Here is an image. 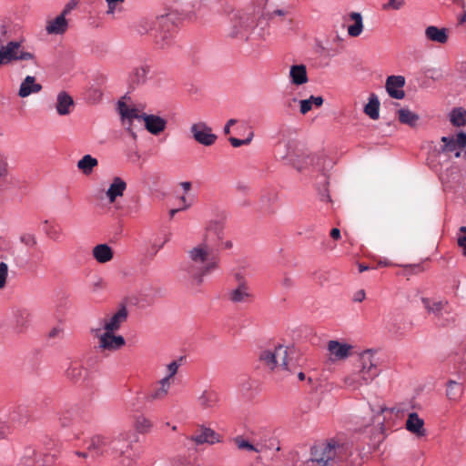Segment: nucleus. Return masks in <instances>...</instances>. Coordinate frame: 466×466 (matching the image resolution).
I'll return each instance as SVG.
<instances>
[{
  "mask_svg": "<svg viewBox=\"0 0 466 466\" xmlns=\"http://www.w3.org/2000/svg\"><path fill=\"white\" fill-rule=\"evenodd\" d=\"M150 68L147 65H143L139 67H137L133 73V82H136L137 85L144 84L147 79V76L149 74Z\"/></svg>",
  "mask_w": 466,
  "mask_h": 466,
  "instance_id": "79ce46f5",
  "label": "nucleus"
},
{
  "mask_svg": "<svg viewBox=\"0 0 466 466\" xmlns=\"http://www.w3.org/2000/svg\"><path fill=\"white\" fill-rule=\"evenodd\" d=\"M219 393L212 388L203 390L196 398L197 407L206 413H213L219 407Z\"/></svg>",
  "mask_w": 466,
  "mask_h": 466,
  "instance_id": "f8f14e48",
  "label": "nucleus"
},
{
  "mask_svg": "<svg viewBox=\"0 0 466 466\" xmlns=\"http://www.w3.org/2000/svg\"><path fill=\"white\" fill-rule=\"evenodd\" d=\"M67 25L68 24L66 19V16L60 14L56 18L49 20L47 22L46 30L48 34L60 35L66 31Z\"/></svg>",
  "mask_w": 466,
  "mask_h": 466,
  "instance_id": "7c9ffc66",
  "label": "nucleus"
},
{
  "mask_svg": "<svg viewBox=\"0 0 466 466\" xmlns=\"http://www.w3.org/2000/svg\"><path fill=\"white\" fill-rule=\"evenodd\" d=\"M180 363L177 360H173L167 365V374L162 380H167V382L174 384L175 376L177 373Z\"/></svg>",
  "mask_w": 466,
  "mask_h": 466,
  "instance_id": "c03bdc74",
  "label": "nucleus"
},
{
  "mask_svg": "<svg viewBox=\"0 0 466 466\" xmlns=\"http://www.w3.org/2000/svg\"><path fill=\"white\" fill-rule=\"evenodd\" d=\"M8 164L6 157L0 155V177H5L8 174Z\"/></svg>",
  "mask_w": 466,
  "mask_h": 466,
  "instance_id": "6e6d98bb",
  "label": "nucleus"
},
{
  "mask_svg": "<svg viewBox=\"0 0 466 466\" xmlns=\"http://www.w3.org/2000/svg\"><path fill=\"white\" fill-rule=\"evenodd\" d=\"M173 384L167 380H158L145 394V400L148 403H156L165 400L169 395Z\"/></svg>",
  "mask_w": 466,
  "mask_h": 466,
  "instance_id": "2eb2a0df",
  "label": "nucleus"
},
{
  "mask_svg": "<svg viewBox=\"0 0 466 466\" xmlns=\"http://www.w3.org/2000/svg\"><path fill=\"white\" fill-rule=\"evenodd\" d=\"M56 453H38L32 448L25 451L22 463L25 466H49L55 462Z\"/></svg>",
  "mask_w": 466,
  "mask_h": 466,
  "instance_id": "ddd939ff",
  "label": "nucleus"
},
{
  "mask_svg": "<svg viewBox=\"0 0 466 466\" xmlns=\"http://www.w3.org/2000/svg\"><path fill=\"white\" fill-rule=\"evenodd\" d=\"M15 60H31L34 65H37L35 55L21 48L17 41H10L5 46L0 47V67Z\"/></svg>",
  "mask_w": 466,
  "mask_h": 466,
  "instance_id": "0eeeda50",
  "label": "nucleus"
},
{
  "mask_svg": "<svg viewBox=\"0 0 466 466\" xmlns=\"http://www.w3.org/2000/svg\"><path fill=\"white\" fill-rule=\"evenodd\" d=\"M10 427L9 425L0 420V440L7 437L10 434Z\"/></svg>",
  "mask_w": 466,
  "mask_h": 466,
  "instance_id": "4d7b16f0",
  "label": "nucleus"
},
{
  "mask_svg": "<svg viewBox=\"0 0 466 466\" xmlns=\"http://www.w3.org/2000/svg\"><path fill=\"white\" fill-rule=\"evenodd\" d=\"M141 117L145 122V127L152 135L160 134L167 127V121L158 116L142 113Z\"/></svg>",
  "mask_w": 466,
  "mask_h": 466,
  "instance_id": "4be33fe9",
  "label": "nucleus"
},
{
  "mask_svg": "<svg viewBox=\"0 0 466 466\" xmlns=\"http://www.w3.org/2000/svg\"><path fill=\"white\" fill-rule=\"evenodd\" d=\"M289 76L290 83L295 86H301L309 81L307 67L303 64L291 66Z\"/></svg>",
  "mask_w": 466,
  "mask_h": 466,
  "instance_id": "cd10ccee",
  "label": "nucleus"
},
{
  "mask_svg": "<svg viewBox=\"0 0 466 466\" xmlns=\"http://www.w3.org/2000/svg\"><path fill=\"white\" fill-rule=\"evenodd\" d=\"M98 166V160L91 155H85L77 161V168L86 176L92 174L95 167Z\"/></svg>",
  "mask_w": 466,
  "mask_h": 466,
  "instance_id": "72a5a7b5",
  "label": "nucleus"
},
{
  "mask_svg": "<svg viewBox=\"0 0 466 466\" xmlns=\"http://www.w3.org/2000/svg\"><path fill=\"white\" fill-rule=\"evenodd\" d=\"M135 428L141 433H146L152 428V422L145 416H138L135 421Z\"/></svg>",
  "mask_w": 466,
  "mask_h": 466,
  "instance_id": "a18cd8bd",
  "label": "nucleus"
},
{
  "mask_svg": "<svg viewBox=\"0 0 466 466\" xmlns=\"http://www.w3.org/2000/svg\"><path fill=\"white\" fill-rule=\"evenodd\" d=\"M31 314L28 309L18 308L14 310V318L18 327H25L29 321Z\"/></svg>",
  "mask_w": 466,
  "mask_h": 466,
  "instance_id": "a19ab883",
  "label": "nucleus"
},
{
  "mask_svg": "<svg viewBox=\"0 0 466 466\" xmlns=\"http://www.w3.org/2000/svg\"><path fill=\"white\" fill-rule=\"evenodd\" d=\"M128 310L125 305L119 306L116 309L105 315L98 319L97 326L94 329L106 331L117 332L121 327L127 322Z\"/></svg>",
  "mask_w": 466,
  "mask_h": 466,
  "instance_id": "6e6552de",
  "label": "nucleus"
},
{
  "mask_svg": "<svg viewBox=\"0 0 466 466\" xmlns=\"http://www.w3.org/2000/svg\"><path fill=\"white\" fill-rule=\"evenodd\" d=\"M49 236L52 239L54 240H57L60 237V230L55 228H50V232H49Z\"/></svg>",
  "mask_w": 466,
  "mask_h": 466,
  "instance_id": "0e129e2a",
  "label": "nucleus"
},
{
  "mask_svg": "<svg viewBox=\"0 0 466 466\" xmlns=\"http://www.w3.org/2000/svg\"><path fill=\"white\" fill-rule=\"evenodd\" d=\"M346 449L333 442L321 443L313 447L309 462L316 466H328L329 462L346 459Z\"/></svg>",
  "mask_w": 466,
  "mask_h": 466,
  "instance_id": "20e7f679",
  "label": "nucleus"
},
{
  "mask_svg": "<svg viewBox=\"0 0 466 466\" xmlns=\"http://www.w3.org/2000/svg\"><path fill=\"white\" fill-rule=\"evenodd\" d=\"M324 99L322 96H310L308 99L299 100V112L302 115L309 113L313 106L320 107L323 105Z\"/></svg>",
  "mask_w": 466,
  "mask_h": 466,
  "instance_id": "c9c22d12",
  "label": "nucleus"
},
{
  "mask_svg": "<svg viewBox=\"0 0 466 466\" xmlns=\"http://www.w3.org/2000/svg\"><path fill=\"white\" fill-rule=\"evenodd\" d=\"M92 256L97 263L106 264L113 259L114 251L112 248L106 243L97 244L92 249Z\"/></svg>",
  "mask_w": 466,
  "mask_h": 466,
  "instance_id": "a878e982",
  "label": "nucleus"
},
{
  "mask_svg": "<svg viewBox=\"0 0 466 466\" xmlns=\"http://www.w3.org/2000/svg\"><path fill=\"white\" fill-rule=\"evenodd\" d=\"M157 18L155 20L149 18H143L139 21L137 25V32L142 35L147 34L151 30L157 31Z\"/></svg>",
  "mask_w": 466,
  "mask_h": 466,
  "instance_id": "37998d69",
  "label": "nucleus"
},
{
  "mask_svg": "<svg viewBox=\"0 0 466 466\" xmlns=\"http://www.w3.org/2000/svg\"><path fill=\"white\" fill-rule=\"evenodd\" d=\"M9 268L5 262H0V289L6 286Z\"/></svg>",
  "mask_w": 466,
  "mask_h": 466,
  "instance_id": "8fccbe9b",
  "label": "nucleus"
},
{
  "mask_svg": "<svg viewBox=\"0 0 466 466\" xmlns=\"http://www.w3.org/2000/svg\"><path fill=\"white\" fill-rule=\"evenodd\" d=\"M366 293L363 289H360L357 292L354 293L353 300L355 302H361L365 299Z\"/></svg>",
  "mask_w": 466,
  "mask_h": 466,
  "instance_id": "680f3d73",
  "label": "nucleus"
},
{
  "mask_svg": "<svg viewBox=\"0 0 466 466\" xmlns=\"http://www.w3.org/2000/svg\"><path fill=\"white\" fill-rule=\"evenodd\" d=\"M42 90V86L35 83V78L31 76H27L20 85L18 96L20 97H26L31 94L38 93Z\"/></svg>",
  "mask_w": 466,
  "mask_h": 466,
  "instance_id": "c756f323",
  "label": "nucleus"
},
{
  "mask_svg": "<svg viewBox=\"0 0 466 466\" xmlns=\"http://www.w3.org/2000/svg\"><path fill=\"white\" fill-rule=\"evenodd\" d=\"M107 5L106 14L114 15L123 10L125 0H105Z\"/></svg>",
  "mask_w": 466,
  "mask_h": 466,
  "instance_id": "de8ad7c7",
  "label": "nucleus"
},
{
  "mask_svg": "<svg viewBox=\"0 0 466 466\" xmlns=\"http://www.w3.org/2000/svg\"><path fill=\"white\" fill-rule=\"evenodd\" d=\"M425 38L428 41L440 45H444L449 40V29L445 27H438L436 25H429L424 31Z\"/></svg>",
  "mask_w": 466,
  "mask_h": 466,
  "instance_id": "5701e85b",
  "label": "nucleus"
},
{
  "mask_svg": "<svg viewBox=\"0 0 466 466\" xmlns=\"http://www.w3.org/2000/svg\"><path fill=\"white\" fill-rule=\"evenodd\" d=\"M349 20L353 24L348 26V35L351 37H358L364 29L363 18L360 13L351 12L349 15Z\"/></svg>",
  "mask_w": 466,
  "mask_h": 466,
  "instance_id": "473e14b6",
  "label": "nucleus"
},
{
  "mask_svg": "<svg viewBox=\"0 0 466 466\" xmlns=\"http://www.w3.org/2000/svg\"><path fill=\"white\" fill-rule=\"evenodd\" d=\"M191 441H193L197 445L208 443L214 444L219 442V435L215 432L210 428L201 427L198 429L195 434L191 436Z\"/></svg>",
  "mask_w": 466,
  "mask_h": 466,
  "instance_id": "412c9836",
  "label": "nucleus"
},
{
  "mask_svg": "<svg viewBox=\"0 0 466 466\" xmlns=\"http://www.w3.org/2000/svg\"><path fill=\"white\" fill-rule=\"evenodd\" d=\"M405 77L402 76H390L386 80V90L389 96L395 99H402L405 96L403 86Z\"/></svg>",
  "mask_w": 466,
  "mask_h": 466,
  "instance_id": "a211bd4d",
  "label": "nucleus"
},
{
  "mask_svg": "<svg viewBox=\"0 0 466 466\" xmlns=\"http://www.w3.org/2000/svg\"><path fill=\"white\" fill-rule=\"evenodd\" d=\"M441 151L454 152L455 157H461V149L466 147V133L460 132L455 137H442Z\"/></svg>",
  "mask_w": 466,
  "mask_h": 466,
  "instance_id": "dca6fc26",
  "label": "nucleus"
},
{
  "mask_svg": "<svg viewBox=\"0 0 466 466\" xmlns=\"http://www.w3.org/2000/svg\"><path fill=\"white\" fill-rule=\"evenodd\" d=\"M86 417L85 414L80 413L78 408H72L64 411L60 415L59 420L62 427H70L78 424L80 420H86Z\"/></svg>",
  "mask_w": 466,
  "mask_h": 466,
  "instance_id": "bb28decb",
  "label": "nucleus"
},
{
  "mask_svg": "<svg viewBox=\"0 0 466 466\" xmlns=\"http://www.w3.org/2000/svg\"><path fill=\"white\" fill-rule=\"evenodd\" d=\"M86 373L84 366L78 362H72L66 370V376L74 382L79 381Z\"/></svg>",
  "mask_w": 466,
  "mask_h": 466,
  "instance_id": "4c0bfd02",
  "label": "nucleus"
},
{
  "mask_svg": "<svg viewBox=\"0 0 466 466\" xmlns=\"http://www.w3.org/2000/svg\"><path fill=\"white\" fill-rule=\"evenodd\" d=\"M108 445L115 454L123 457L121 463L123 465H129L135 459V454L132 451L131 442L127 440V434H119L114 440L109 441Z\"/></svg>",
  "mask_w": 466,
  "mask_h": 466,
  "instance_id": "9b49d317",
  "label": "nucleus"
},
{
  "mask_svg": "<svg viewBox=\"0 0 466 466\" xmlns=\"http://www.w3.org/2000/svg\"><path fill=\"white\" fill-rule=\"evenodd\" d=\"M330 237L334 239L340 238V230L339 228H332L330 231Z\"/></svg>",
  "mask_w": 466,
  "mask_h": 466,
  "instance_id": "69168bd1",
  "label": "nucleus"
},
{
  "mask_svg": "<svg viewBox=\"0 0 466 466\" xmlns=\"http://www.w3.org/2000/svg\"><path fill=\"white\" fill-rule=\"evenodd\" d=\"M55 107L59 116H67L74 107V100L69 94L61 91L57 94Z\"/></svg>",
  "mask_w": 466,
  "mask_h": 466,
  "instance_id": "393cba45",
  "label": "nucleus"
},
{
  "mask_svg": "<svg viewBox=\"0 0 466 466\" xmlns=\"http://www.w3.org/2000/svg\"><path fill=\"white\" fill-rule=\"evenodd\" d=\"M64 335V329L61 326L53 327L47 334L48 339H62Z\"/></svg>",
  "mask_w": 466,
  "mask_h": 466,
  "instance_id": "864d4df0",
  "label": "nucleus"
},
{
  "mask_svg": "<svg viewBox=\"0 0 466 466\" xmlns=\"http://www.w3.org/2000/svg\"><path fill=\"white\" fill-rule=\"evenodd\" d=\"M421 302L427 312L433 315L439 321H442V325L451 320V318H445V316L451 313V306L447 300L423 298Z\"/></svg>",
  "mask_w": 466,
  "mask_h": 466,
  "instance_id": "1a4fd4ad",
  "label": "nucleus"
},
{
  "mask_svg": "<svg viewBox=\"0 0 466 466\" xmlns=\"http://www.w3.org/2000/svg\"><path fill=\"white\" fill-rule=\"evenodd\" d=\"M75 7V4H68L66 5V7L64 8L63 12L61 13L62 15H64L65 16L69 14L72 9Z\"/></svg>",
  "mask_w": 466,
  "mask_h": 466,
  "instance_id": "338daca9",
  "label": "nucleus"
},
{
  "mask_svg": "<svg viewBox=\"0 0 466 466\" xmlns=\"http://www.w3.org/2000/svg\"><path fill=\"white\" fill-rule=\"evenodd\" d=\"M235 444L239 450H247L249 451L259 452V450L250 443L248 441L243 439L242 437H237L235 439Z\"/></svg>",
  "mask_w": 466,
  "mask_h": 466,
  "instance_id": "09e8293b",
  "label": "nucleus"
},
{
  "mask_svg": "<svg viewBox=\"0 0 466 466\" xmlns=\"http://www.w3.org/2000/svg\"><path fill=\"white\" fill-rule=\"evenodd\" d=\"M405 429L417 438L425 437L427 434L424 420L417 412L408 413Z\"/></svg>",
  "mask_w": 466,
  "mask_h": 466,
  "instance_id": "f3484780",
  "label": "nucleus"
},
{
  "mask_svg": "<svg viewBox=\"0 0 466 466\" xmlns=\"http://www.w3.org/2000/svg\"><path fill=\"white\" fill-rule=\"evenodd\" d=\"M380 411L382 413L386 412V411H389V412H391V413H395L397 416H403L404 413L407 411V409H406V406L404 404H397L394 407L390 408V409L386 408V407H381L380 408Z\"/></svg>",
  "mask_w": 466,
  "mask_h": 466,
  "instance_id": "3c124183",
  "label": "nucleus"
},
{
  "mask_svg": "<svg viewBox=\"0 0 466 466\" xmlns=\"http://www.w3.org/2000/svg\"><path fill=\"white\" fill-rule=\"evenodd\" d=\"M117 111L120 115L123 127L131 135L133 139H136L137 134L133 129V124L135 120L142 119V114L137 107L124 101H118Z\"/></svg>",
  "mask_w": 466,
  "mask_h": 466,
  "instance_id": "9d476101",
  "label": "nucleus"
},
{
  "mask_svg": "<svg viewBox=\"0 0 466 466\" xmlns=\"http://www.w3.org/2000/svg\"><path fill=\"white\" fill-rule=\"evenodd\" d=\"M190 132L198 144L205 147H210L217 141V135L212 132V128L205 122H198L190 127Z\"/></svg>",
  "mask_w": 466,
  "mask_h": 466,
  "instance_id": "4468645a",
  "label": "nucleus"
},
{
  "mask_svg": "<svg viewBox=\"0 0 466 466\" xmlns=\"http://www.w3.org/2000/svg\"><path fill=\"white\" fill-rule=\"evenodd\" d=\"M451 123L457 127L466 126V109L463 107H455L449 114Z\"/></svg>",
  "mask_w": 466,
  "mask_h": 466,
  "instance_id": "58836bf2",
  "label": "nucleus"
},
{
  "mask_svg": "<svg viewBox=\"0 0 466 466\" xmlns=\"http://www.w3.org/2000/svg\"><path fill=\"white\" fill-rule=\"evenodd\" d=\"M180 187L183 188L185 192H187L191 188V182L189 181H183L180 183Z\"/></svg>",
  "mask_w": 466,
  "mask_h": 466,
  "instance_id": "774afa93",
  "label": "nucleus"
},
{
  "mask_svg": "<svg viewBox=\"0 0 466 466\" xmlns=\"http://www.w3.org/2000/svg\"><path fill=\"white\" fill-rule=\"evenodd\" d=\"M380 101L375 94H371L369 102L364 106V113L373 120L380 117Z\"/></svg>",
  "mask_w": 466,
  "mask_h": 466,
  "instance_id": "f704fd0d",
  "label": "nucleus"
},
{
  "mask_svg": "<svg viewBox=\"0 0 466 466\" xmlns=\"http://www.w3.org/2000/svg\"><path fill=\"white\" fill-rule=\"evenodd\" d=\"M297 350L293 346L276 344L259 354V361L262 366L272 372L288 373L297 365Z\"/></svg>",
  "mask_w": 466,
  "mask_h": 466,
  "instance_id": "7ed1b4c3",
  "label": "nucleus"
},
{
  "mask_svg": "<svg viewBox=\"0 0 466 466\" xmlns=\"http://www.w3.org/2000/svg\"><path fill=\"white\" fill-rule=\"evenodd\" d=\"M7 37V30L5 25L0 24V47L5 46V43H8L9 41Z\"/></svg>",
  "mask_w": 466,
  "mask_h": 466,
  "instance_id": "13d9d810",
  "label": "nucleus"
},
{
  "mask_svg": "<svg viewBox=\"0 0 466 466\" xmlns=\"http://www.w3.org/2000/svg\"><path fill=\"white\" fill-rule=\"evenodd\" d=\"M405 0H389L388 3L383 5V8L400 10L405 5Z\"/></svg>",
  "mask_w": 466,
  "mask_h": 466,
  "instance_id": "603ef678",
  "label": "nucleus"
},
{
  "mask_svg": "<svg viewBox=\"0 0 466 466\" xmlns=\"http://www.w3.org/2000/svg\"><path fill=\"white\" fill-rule=\"evenodd\" d=\"M461 232L462 235L458 238V244L463 248L464 255L466 256V226L461 228Z\"/></svg>",
  "mask_w": 466,
  "mask_h": 466,
  "instance_id": "bf43d9fd",
  "label": "nucleus"
},
{
  "mask_svg": "<svg viewBox=\"0 0 466 466\" xmlns=\"http://www.w3.org/2000/svg\"><path fill=\"white\" fill-rule=\"evenodd\" d=\"M127 182L120 177H114L106 191V197L109 204H114L117 198L123 197L127 189Z\"/></svg>",
  "mask_w": 466,
  "mask_h": 466,
  "instance_id": "aec40b11",
  "label": "nucleus"
},
{
  "mask_svg": "<svg viewBox=\"0 0 466 466\" xmlns=\"http://www.w3.org/2000/svg\"><path fill=\"white\" fill-rule=\"evenodd\" d=\"M397 114L398 119L401 124L408 125L411 127H415L420 119L419 115L409 108H400L398 110Z\"/></svg>",
  "mask_w": 466,
  "mask_h": 466,
  "instance_id": "e433bc0d",
  "label": "nucleus"
},
{
  "mask_svg": "<svg viewBox=\"0 0 466 466\" xmlns=\"http://www.w3.org/2000/svg\"><path fill=\"white\" fill-rule=\"evenodd\" d=\"M252 299L250 289L246 283H239L229 292V299L235 303L248 302Z\"/></svg>",
  "mask_w": 466,
  "mask_h": 466,
  "instance_id": "c85d7f7f",
  "label": "nucleus"
},
{
  "mask_svg": "<svg viewBox=\"0 0 466 466\" xmlns=\"http://www.w3.org/2000/svg\"><path fill=\"white\" fill-rule=\"evenodd\" d=\"M353 347L350 344L339 342L338 340H329L328 350L333 360H343L351 355Z\"/></svg>",
  "mask_w": 466,
  "mask_h": 466,
  "instance_id": "6ab92c4d",
  "label": "nucleus"
},
{
  "mask_svg": "<svg viewBox=\"0 0 466 466\" xmlns=\"http://www.w3.org/2000/svg\"><path fill=\"white\" fill-rule=\"evenodd\" d=\"M252 139V135L246 138V139H238V138H236V137H229V142L231 144L232 147H239L241 146H244V145H248L250 143Z\"/></svg>",
  "mask_w": 466,
  "mask_h": 466,
  "instance_id": "5fc2aeb1",
  "label": "nucleus"
},
{
  "mask_svg": "<svg viewBox=\"0 0 466 466\" xmlns=\"http://www.w3.org/2000/svg\"><path fill=\"white\" fill-rule=\"evenodd\" d=\"M456 69L461 75V76L466 79V60L459 62L456 65Z\"/></svg>",
  "mask_w": 466,
  "mask_h": 466,
  "instance_id": "052dcab7",
  "label": "nucleus"
},
{
  "mask_svg": "<svg viewBox=\"0 0 466 466\" xmlns=\"http://www.w3.org/2000/svg\"><path fill=\"white\" fill-rule=\"evenodd\" d=\"M207 230L208 233H214L220 241L219 246L222 248L229 249L232 248V242L229 239L224 240V228L219 221H210Z\"/></svg>",
  "mask_w": 466,
  "mask_h": 466,
  "instance_id": "2f4dec72",
  "label": "nucleus"
},
{
  "mask_svg": "<svg viewBox=\"0 0 466 466\" xmlns=\"http://www.w3.org/2000/svg\"><path fill=\"white\" fill-rule=\"evenodd\" d=\"M19 241L28 248H34L37 245V238L35 234L24 232L19 236Z\"/></svg>",
  "mask_w": 466,
  "mask_h": 466,
  "instance_id": "49530a36",
  "label": "nucleus"
},
{
  "mask_svg": "<svg viewBox=\"0 0 466 466\" xmlns=\"http://www.w3.org/2000/svg\"><path fill=\"white\" fill-rule=\"evenodd\" d=\"M187 261L184 270L190 279L191 283L199 286L204 281V277L210 274L218 268V260L212 255L211 248L206 242H202L187 252Z\"/></svg>",
  "mask_w": 466,
  "mask_h": 466,
  "instance_id": "f03ea898",
  "label": "nucleus"
},
{
  "mask_svg": "<svg viewBox=\"0 0 466 466\" xmlns=\"http://www.w3.org/2000/svg\"><path fill=\"white\" fill-rule=\"evenodd\" d=\"M109 443V440L106 437L96 435L94 436L88 442L86 450L90 453V457L92 460L101 456L104 451L106 446Z\"/></svg>",
  "mask_w": 466,
  "mask_h": 466,
  "instance_id": "b1692460",
  "label": "nucleus"
},
{
  "mask_svg": "<svg viewBox=\"0 0 466 466\" xmlns=\"http://www.w3.org/2000/svg\"><path fill=\"white\" fill-rule=\"evenodd\" d=\"M237 119H229L224 127V134L228 135L230 133V127L237 123Z\"/></svg>",
  "mask_w": 466,
  "mask_h": 466,
  "instance_id": "e2e57ef3",
  "label": "nucleus"
},
{
  "mask_svg": "<svg viewBox=\"0 0 466 466\" xmlns=\"http://www.w3.org/2000/svg\"><path fill=\"white\" fill-rule=\"evenodd\" d=\"M157 29L155 34V43L160 48H167L175 44L176 26L171 15H162L157 17Z\"/></svg>",
  "mask_w": 466,
  "mask_h": 466,
  "instance_id": "423d86ee",
  "label": "nucleus"
},
{
  "mask_svg": "<svg viewBox=\"0 0 466 466\" xmlns=\"http://www.w3.org/2000/svg\"><path fill=\"white\" fill-rule=\"evenodd\" d=\"M376 355L374 350H366L358 355L352 370L342 379L344 389L358 390L363 386L370 385L380 374Z\"/></svg>",
  "mask_w": 466,
  "mask_h": 466,
  "instance_id": "f257e3e1",
  "label": "nucleus"
},
{
  "mask_svg": "<svg viewBox=\"0 0 466 466\" xmlns=\"http://www.w3.org/2000/svg\"><path fill=\"white\" fill-rule=\"evenodd\" d=\"M463 392V388L461 383L455 380H449L447 383L446 396L451 400H458Z\"/></svg>",
  "mask_w": 466,
  "mask_h": 466,
  "instance_id": "ea45409f",
  "label": "nucleus"
},
{
  "mask_svg": "<svg viewBox=\"0 0 466 466\" xmlns=\"http://www.w3.org/2000/svg\"><path fill=\"white\" fill-rule=\"evenodd\" d=\"M91 334L96 339V350L98 353L108 356L120 350L126 345V339L116 332L91 329Z\"/></svg>",
  "mask_w": 466,
  "mask_h": 466,
  "instance_id": "39448f33",
  "label": "nucleus"
}]
</instances>
